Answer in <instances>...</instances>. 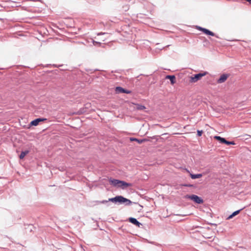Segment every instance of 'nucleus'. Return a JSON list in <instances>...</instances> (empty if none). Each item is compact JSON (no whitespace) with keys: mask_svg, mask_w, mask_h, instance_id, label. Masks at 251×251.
<instances>
[{"mask_svg":"<svg viewBox=\"0 0 251 251\" xmlns=\"http://www.w3.org/2000/svg\"><path fill=\"white\" fill-rule=\"evenodd\" d=\"M186 171H187V172L189 173V170H187V169H186Z\"/></svg>","mask_w":251,"mask_h":251,"instance_id":"23","label":"nucleus"},{"mask_svg":"<svg viewBox=\"0 0 251 251\" xmlns=\"http://www.w3.org/2000/svg\"><path fill=\"white\" fill-rule=\"evenodd\" d=\"M130 140L131 141H135L136 142H137L139 144H141L144 141H145V139H138L135 138H130Z\"/></svg>","mask_w":251,"mask_h":251,"instance_id":"15","label":"nucleus"},{"mask_svg":"<svg viewBox=\"0 0 251 251\" xmlns=\"http://www.w3.org/2000/svg\"><path fill=\"white\" fill-rule=\"evenodd\" d=\"M109 182L111 185L119 188L121 180L110 178L109 179Z\"/></svg>","mask_w":251,"mask_h":251,"instance_id":"7","label":"nucleus"},{"mask_svg":"<svg viewBox=\"0 0 251 251\" xmlns=\"http://www.w3.org/2000/svg\"><path fill=\"white\" fill-rule=\"evenodd\" d=\"M224 144H226L227 145H235V143L233 142V141H228L227 140H225V142L224 143Z\"/></svg>","mask_w":251,"mask_h":251,"instance_id":"18","label":"nucleus"},{"mask_svg":"<svg viewBox=\"0 0 251 251\" xmlns=\"http://www.w3.org/2000/svg\"><path fill=\"white\" fill-rule=\"evenodd\" d=\"M229 76V75L224 74L222 75L220 78L217 80V82L218 83H222L226 81L228 77Z\"/></svg>","mask_w":251,"mask_h":251,"instance_id":"8","label":"nucleus"},{"mask_svg":"<svg viewBox=\"0 0 251 251\" xmlns=\"http://www.w3.org/2000/svg\"><path fill=\"white\" fill-rule=\"evenodd\" d=\"M109 201L115 203H125L126 205H129L132 203V202L130 200L126 198H125L122 196H117L114 198H109Z\"/></svg>","mask_w":251,"mask_h":251,"instance_id":"1","label":"nucleus"},{"mask_svg":"<svg viewBox=\"0 0 251 251\" xmlns=\"http://www.w3.org/2000/svg\"><path fill=\"white\" fill-rule=\"evenodd\" d=\"M0 6H3L2 4L1 3Z\"/></svg>","mask_w":251,"mask_h":251,"instance_id":"24","label":"nucleus"},{"mask_svg":"<svg viewBox=\"0 0 251 251\" xmlns=\"http://www.w3.org/2000/svg\"><path fill=\"white\" fill-rule=\"evenodd\" d=\"M242 210V209H240V210H237V211H234V212L232 213V214H231L230 215H229L227 219H230L231 218H232L233 217L235 216L236 215H237V214H238L239 213V212H240V211Z\"/></svg>","mask_w":251,"mask_h":251,"instance_id":"13","label":"nucleus"},{"mask_svg":"<svg viewBox=\"0 0 251 251\" xmlns=\"http://www.w3.org/2000/svg\"><path fill=\"white\" fill-rule=\"evenodd\" d=\"M184 198L186 199H189L193 201H194L195 203L198 204H201L203 203V200L200 197L196 195H186Z\"/></svg>","mask_w":251,"mask_h":251,"instance_id":"2","label":"nucleus"},{"mask_svg":"<svg viewBox=\"0 0 251 251\" xmlns=\"http://www.w3.org/2000/svg\"><path fill=\"white\" fill-rule=\"evenodd\" d=\"M198 29L199 30L203 32L205 34L209 35H210L212 36H215L217 38H219V37L217 35H216L214 32L210 31L209 30H208L206 28L201 27H199Z\"/></svg>","mask_w":251,"mask_h":251,"instance_id":"4","label":"nucleus"},{"mask_svg":"<svg viewBox=\"0 0 251 251\" xmlns=\"http://www.w3.org/2000/svg\"><path fill=\"white\" fill-rule=\"evenodd\" d=\"M243 136V137H244V138L245 139H248V138L247 137V136L251 137V136H250V135H248V134H245V135H244Z\"/></svg>","mask_w":251,"mask_h":251,"instance_id":"22","label":"nucleus"},{"mask_svg":"<svg viewBox=\"0 0 251 251\" xmlns=\"http://www.w3.org/2000/svg\"><path fill=\"white\" fill-rule=\"evenodd\" d=\"M115 91L117 93H118V94H119V93L130 94V91L126 90V89H125L120 86L116 87Z\"/></svg>","mask_w":251,"mask_h":251,"instance_id":"5","label":"nucleus"},{"mask_svg":"<svg viewBox=\"0 0 251 251\" xmlns=\"http://www.w3.org/2000/svg\"><path fill=\"white\" fill-rule=\"evenodd\" d=\"M132 184L129 183H127L124 181L121 180L120 184H119V188H122L123 189H125L126 188L131 186Z\"/></svg>","mask_w":251,"mask_h":251,"instance_id":"9","label":"nucleus"},{"mask_svg":"<svg viewBox=\"0 0 251 251\" xmlns=\"http://www.w3.org/2000/svg\"><path fill=\"white\" fill-rule=\"evenodd\" d=\"M110 201H109V199L108 200H103V201H100L99 202V203H107L108 202Z\"/></svg>","mask_w":251,"mask_h":251,"instance_id":"20","label":"nucleus"},{"mask_svg":"<svg viewBox=\"0 0 251 251\" xmlns=\"http://www.w3.org/2000/svg\"><path fill=\"white\" fill-rule=\"evenodd\" d=\"M166 78L169 79L172 84H174L176 82V81H175L176 77L175 75H168L166 76Z\"/></svg>","mask_w":251,"mask_h":251,"instance_id":"11","label":"nucleus"},{"mask_svg":"<svg viewBox=\"0 0 251 251\" xmlns=\"http://www.w3.org/2000/svg\"><path fill=\"white\" fill-rule=\"evenodd\" d=\"M128 220L131 223L136 225L138 227H140L141 225V224L134 218L130 217L129 218Z\"/></svg>","mask_w":251,"mask_h":251,"instance_id":"10","label":"nucleus"},{"mask_svg":"<svg viewBox=\"0 0 251 251\" xmlns=\"http://www.w3.org/2000/svg\"><path fill=\"white\" fill-rule=\"evenodd\" d=\"M214 138L219 141L221 143H224L226 140L225 138L218 136H216Z\"/></svg>","mask_w":251,"mask_h":251,"instance_id":"16","label":"nucleus"},{"mask_svg":"<svg viewBox=\"0 0 251 251\" xmlns=\"http://www.w3.org/2000/svg\"><path fill=\"white\" fill-rule=\"evenodd\" d=\"M136 108L138 110H144L146 108V107L144 105L137 104L136 106Z\"/></svg>","mask_w":251,"mask_h":251,"instance_id":"17","label":"nucleus"},{"mask_svg":"<svg viewBox=\"0 0 251 251\" xmlns=\"http://www.w3.org/2000/svg\"><path fill=\"white\" fill-rule=\"evenodd\" d=\"M207 74V72H205L203 73H199L194 75L190 77V81L192 83H195L200 80L202 76H205Z\"/></svg>","mask_w":251,"mask_h":251,"instance_id":"3","label":"nucleus"},{"mask_svg":"<svg viewBox=\"0 0 251 251\" xmlns=\"http://www.w3.org/2000/svg\"><path fill=\"white\" fill-rule=\"evenodd\" d=\"M182 186H185V187H191L193 186V185H192V184H183Z\"/></svg>","mask_w":251,"mask_h":251,"instance_id":"21","label":"nucleus"},{"mask_svg":"<svg viewBox=\"0 0 251 251\" xmlns=\"http://www.w3.org/2000/svg\"><path fill=\"white\" fill-rule=\"evenodd\" d=\"M46 120H47V119H46V118H37V119H36L32 121L30 123V125L36 126L39 124V123L40 122H42V121H46Z\"/></svg>","mask_w":251,"mask_h":251,"instance_id":"6","label":"nucleus"},{"mask_svg":"<svg viewBox=\"0 0 251 251\" xmlns=\"http://www.w3.org/2000/svg\"><path fill=\"white\" fill-rule=\"evenodd\" d=\"M29 152V151L28 150H25V151H22L19 156V157L20 159H23L25 156L28 154Z\"/></svg>","mask_w":251,"mask_h":251,"instance_id":"14","label":"nucleus"},{"mask_svg":"<svg viewBox=\"0 0 251 251\" xmlns=\"http://www.w3.org/2000/svg\"><path fill=\"white\" fill-rule=\"evenodd\" d=\"M202 133H203L202 130H197V135L199 137L201 136Z\"/></svg>","mask_w":251,"mask_h":251,"instance_id":"19","label":"nucleus"},{"mask_svg":"<svg viewBox=\"0 0 251 251\" xmlns=\"http://www.w3.org/2000/svg\"><path fill=\"white\" fill-rule=\"evenodd\" d=\"M190 176L192 179H196V178H199L201 177L202 176V175L201 174H190Z\"/></svg>","mask_w":251,"mask_h":251,"instance_id":"12","label":"nucleus"}]
</instances>
